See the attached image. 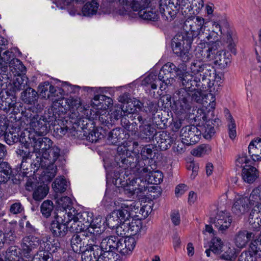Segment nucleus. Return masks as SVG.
Here are the masks:
<instances>
[{"mask_svg":"<svg viewBox=\"0 0 261 261\" xmlns=\"http://www.w3.org/2000/svg\"><path fill=\"white\" fill-rule=\"evenodd\" d=\"M118 240L115 236L107 237L102 240L99 247L102 252H114L116 250Z\"/></svg>","mask_w":261,"mask_h":261,"instance_id":"27","label":"nucleus"},{"mask_svg":"<svg viewBox=\"0 0 261 261\" xmlns=\"http://www.w3.org/2000/svg\"><path fill=\"white\" fill-rule=\"evenodd\" d=\"M258 175L257 170L253 166L245 165L242 169V178L244 181L247 183L253 182Z\"/></svg>","mask_w":261,"mask_h":261,"instance_id":"28","label":"nucleus"},{"mask_svg":"<svg viewBox=\"0 0 261 261\" xmlns=\"http://www.w3.org/2000/svg\"><path fill=\"white\" fill-rule=\"evenodd\" d=\"M91 119L93 120H98V121L102 124L108 125L112 124L113 122L112 119L109 118L110 113L107 110H102L100 111H94L91 112Z\"/></svg>","mask_w":261,"mask_h":261,"instance_id":"30","label":"nucleus"},{"mask_svg":"<svg viewBox=\"0 0 261 261\" xmlns=\"http://www.w3.org/2000/svg\"><path fill=\"white\" fill-rule=\"evenodd\" d=\"M250 197H240L237 198L232 207L233 212L237 215H240L246 212L250 205L254 204V202H252L253 199H251Z\"/></svg>","mask_w":261,"mask_h":261,"instance_id":"22","label":"nucleus"},{"mask_svg":"<svg viewBox=\"0 0 261 261\" xmlns=\"http://www.w3.org/2000/svg\"><path fill=\"white\" fill-rule=\"evenodd\" d=\"M128 218L127 220L128 236H135L137 234L142 228V222L140 220L132 219L131 222Z\"/></svg>","mask_w":261,"mask_h":261,"instance_id":"39","label":"nucleus"},{"mask_svg":"<svg viewBox=\"0 0 261 261\" xmlns=\"http://www.w3.org/2000/svg\"><path fill=\"white\" fill-rule=\"evenodd\" d=\"M99 5L95 1L87 2L82 8V13L84 16H90L96 13Z\"/></svg>","mask_w":261,"mask_h":261,"instance_id":"40","label":"nucleus"},{"mask_svg":"<svg viewBox=\"0 0 261 261\" xmlns=\"http://www.w3.org/2000/svg\"><path fill=\"white\" fill-rule=\"evenodd\" d=\"M133 200L134 201V200ZM134 201L139 202V206H141L140 210V214L144 218L147 217L151 213L153 206V202L148 197H142L140 201L135 200Z\"/></svg>","mask_w":261,"mask_h":261,"instance_id":"34","label":"nucleus"},{"mask_svg":"<svg viewBox=\"0 0 261 261\" xmlns=\"http://www.w3.org/2000/svg\"><path fill=\"white\" fill-rule=\"evenodd\" d=\"M225 112L227 115V119L228 121V127L229 136L231 139L233 140L237 136L235 121L228 110H225Z\"/></svg>","mask_w":261,"mask_h":261,"instance_id":"51","label":"nucleus"},{"mask_svg":"<svg viewBox=\"0 0 261 261\" xmlns=\"http://www.w3.org/2000/svg\"><path fill=\"white\" fill-rule=\"evenodd\" d=\"M117 243L116 251L123 255L131 254L136 246V241L132 237L119 239Z\"/></svg>","mask_w":261,"mask_h":261,"instance_id":"20","label":"nucleus"},{"mask_svg":"<svg viewBox=\"0 0 261 261\" xmlns=\"http://www.w3.org/2000/svg\"><path fill=\"white\" fill-rule=\"evenodd\" d=\"M71 246L75 253H81L85 249L84 242L78 234L73 235L71 240Z\"/></svg>","mask_w":261,"mask_h":261,"instance_id":"44","label":"nucleus"},{"mask_svg":"<svg viewBox=\"0 0 261 261\" xmlns=\"http://www.w3.org/2000/svg\"><path fill=\"white\" fill-rule=\"evenodd\" d=\"M193 3L194 0H179L178 5L184 15H187L188 13H190Z\"/></svg>","mask_w":261,"mask_h":261,"instance_id":"60","label":"nucleus"},{"mask_svg":"<svg viewBox=\"0 0 261 261\" xmlns=\"http://www.w3.org/2000/svg\"><path fill=\"white\" fill-rule=\"evenodd\" d=\"M221 36L226 40L229 48L233 49L237 40L234 31L225 20L213 21L212 31L205 37L204 42L199 43L196 47V54L198 56L212 58L215 51L220 46V39Z\"/></svg>","mask_w":261,"mask_h":261,"instance_id":"2","label":"nucleus"},{"mask_svg":"<svg viewBox=\"0 0 261 261\" xmlns=\"http://www.w3.org/2000/svg\"><path fill=\"white\" fill-rule=\"evenodd\" d=\"M106 201L110 202V204L105 203L107 206H120L118 210L113 211L108 215L106 218L107 225L110 228L114 229L122 221L127 220L131 218V213L138 211L140 205L139 202H136L133 200L124 199L119 198L118 200L112 201L110 197H107Z\"/></svg>","mask_w":261,"mask_h":261,"instance_id":"5","label":"nucleus"},{"mask_svg":"<svg viewBox=\"0 0 261 261\" xmlns=\"http://www.w3.org/2000/svg\"><path fill=\"white\" fill-rule=\"evenodd\" d=\"M140 11L137 14L143 19L152 21H156L159 19V15L154 8H149L147 7L145 10Z\"/></svg>","mask_w":261,"mask_h":261,"instance_id":"35","label":"nucleus"},{"mask_svg":"<svg viewBox=\"0 0 261 261\" xmlns=\"http://www.w3.org/2000/svg\"><path fill=\"white\" fill-rule=\"evenodd\" d=\"M92 214L84 212L78 213L75 208L70 209L67 212L66 222H70L69 231L78 232L83 231L84 232L91 221Z\"/></svg>","mask_w":261,"mask_h":261,"instance_id":"7","label":"nucleus"},{"mask_svg":"<svg viewBox=\"0 0 261 261\" xmlns=\"http://www.w3.org/2000/svg\"><path fill=\"white\" fill-rule=\"evenodd\" d=\"M134 177L122 180L120 178L116 180L123 188L125 194L139 195L146 190V183L154 185L160 184L163 179L162 173L159 171H150L145 167L143 162H139L133 170Z\"/></svg>","mask_w":261,"mask_h":261,"instance_id":"3","label":"nucleus"},{"mask_svg":"<svg viewBox=\"0 0 261 261\" xmlns=\"http://www.w3.org/2000/svg\"><path fill=\"white\" fill-rule=\"evenodd\" d=\"M250 162L246 153L242 152L238 155L236 159V165L239 167H244V164L247 165Z\"/></svg>","mask_w":261,"mask_h":261,"instance_id":"63","label":"nucleus"},{"mask_svg":"<svg viewBox=\"0 0 261 261\" xmlns=\"http://www.w3.org/2000/svg\"><path fill=\"white\" fill-rule=\"evenodd\" d=\"M58 208V213H66L72 207V201L70 197H55Z\"/></svg>","mask_w":261,"mask_h":261,"instance_id":"33","label":"nucleus"},{"mask_svg":"<svg viewBox=\"0 0 261 261\" xmlns=\"http://www.w3.org/2000/svg\"><path fill=\"white\" fill-rule=\"evenodd\" d=\"M122 130L116 128L111 130L108 135V140L110 144L116 145L120 142L122 139L123 133H122Z\"/></svg>","mask_w":261,"mask_h":261,"instance_id":"45","label":"nucleus"},{"mask_svg":"<svg viewBox=\"0 0 261 261\" xmlns=\"http://www.w3.org/2000/svg\"><path fill=\"white\" fill-rule=\"evenodd\" d=\"M260 202H256L255 205L250 213L249 217V223L254 230L261 228V198Z\"/></svg>","mask_w":261,"mask_h":261,"instance_id":"21","label":"nucleus"},{"mask_svg":"<svg viewBox=\"0 0 261 261\" xmlns=\"http://www.w3.org/2000/svg\"><path fill=\"white\" fill-rule=\"evenodd\" d=\"M221 258L227 260H232L236 256V249L233 247L225 246L222 250V252L220 254Z\"/></svg>","mask_w":261,"mask_h":261,"instance_id":"52","label":"nucleus"},{"mask_svg":"<svg viewBox=\"0 0 261 261\" xmlns=\"http://www.w3.org/2000/svg\"><path fill=\"white\" fill-rule=\"evenodd\" d=\"M52 187L55 192L63 193L66 190L67 182L63 177L57 178L53 182Z\"/></svg>","mask_w":261,"mask_h":261,"instance_id":"50","label":"nucleus"},{"mask_svg":"<svg viewBox=\"0 0 261 261\" xmlns=\"http://www.w3.org/2000/svg\"><path fill=\"white\" fill-rule=\"evenodd\" d=\"M195 55L198 59L193 60L189 68L192 74H199L201 77L202 89L211 88L214 84V82L219 79V76H216V70L209 64L204 63L202 60L207 59L206 57H199L196 54V48L195 50Z\"/></svg>","mask_w":261,"mask_h":261,"instance_id":"6","label":"nucleus"},{"mask_svg":"<svg viewBox=\"0 0 261 261\" xmlns=\"http://www.w3.org/2000/svg\"><path fill=\"white\" fill-rule=\"evenodd\" d=\"M46 154L47 155L46 156L45 155L42 156L47 164L45 177H47V180L50 181L57 173V166L54 165V163L60 155V149L56 145H54L46 152Z\"/></svg>","mask_w":261,"mask_h":261,"instance_id":"12","label":"nucleus"},{"mask_svg":"<svg viewBox=\"0 0 261 261\" xmlns=\"http://www.w3.org/2000/svg\"><path fill=\"white\" fill-rule=\"evenodd\" d=\"M201 132L199 128L194 125H187L181 128L180 137L181 141L187 145H192L200 139Z\"/></svg>","mask_w":261,"mask_h":261,"instance_id":"16","label":"nucleus"},{"mask_svg":"<svg viewBox=\"0 0 261 261\" xmlns=\"http://www.w3.org/2000/svg\"><path fill=\"white\" fill-rule=\"evenodd\" d=\"M18 255V251L16 247L11 246L0 254V261H15Z\"/></svg>","mask_w":261,"mask_h":261,"instance_id":"42","label":"nucleus"},{"mask_svg":"<svg viewBox=\"0 0 261 261\" xmlns=\"http://www.w3.org/2000/svg\"><path fill=\"white\" fill-rule=\"evenodd\" d=\"M179 0H160L159 10L162 18L167 22H171L176 16L179 9Z\"/></svg>","mask_w":261,"mask_h":261,"instance_id":"9","label":"nucleus"},{"mask_svg":"<svg viewBox=\"0 0 261 261\" xmlns=\"http://www.w3.org/2000/svg\"><path fill=\"white\" fill-rule=\"evenodd\" d=\"M111 2H119L123 5L127 6L129 4L128 0H109ZM151 0H133L131 3V8L137 13L145 10L150 3Z\"/></svg>","mask_w":261,"mask_h":261,"instance_id":"25","label":"nucleus"},{"mask_svg":"<svg viewBox=\"0 0 261 261\" xmlns=\"http://www.w3.org/2000/svg\"><path fill=\"white\" fill-rule=\"evenodd\" d=\"M119 101L124 103V104L122 106L123 110L124 115L126 114H132L136 112V108H134V106L133 105V102L132 101V99L126 100L124 98V96L119 97Z\"/></svg>","mask_w":261,"mask_h":261,"instance_id":"54","label":"nucleus"},{"mask_svg":"<svg viewBox=\"0 0 261 261\" xmlns=\"http://www.w3.org/2000/svg\"><path fill=\"white\" fill-rule=\"evenodd\" d=\"M248 152L253 161L261 160V138L257 137L250 143Z\"/></svg>","mask_w":261,"mask_h":261,"instance_id":"26","label":"nucleus"},{"mask_svg":"<svg viewBox=\"0 0 261 261\" xmlns=\"http://www.w3.org/2000/svg\"><path fill=\"white\" fill-rule=\"evenodd\" d=\"M12 171L7 162L0 163V184L6 183L10 178Z\"/></svg>","mask_w":261,"mask_h":261,"instance_id":"43","label":"nucleus"},{"mask_svg":"<svg viewBox=\"0 0 261 261\" xmlns=\"http://www.w3.org/2000/svg\"><path fill=\"white\" fill-rule=\"evenodd\" d=\"M96 243L88 240V243L85 246V249L81 253L82 261H96L101 252V249L96 244Z\"/></svg>","mask_w":261,"mask_h":261,"instance_id":"19","label":"nucleus"},{"mask_svg":"<svg viewBox=\"0 0 261 261\" xmlns=\"http://www.w3.org/2000/svg\"><path fill=\"white\" fill-rule=\"evenodd\" d=\"M109 118L112 119L113 123L115 120H117L122 116V112H123V107L122 106H117L114 107L111 111Z\"/></svg>","mask_w":261,"mask_h":261,"instance_id":"62","label":"nucleus"},{"mask_svg":"<svg viewBox=\"0 0 261 261\" xmlns=\"http://www.w3.org/2000/svg\"><path fill=\"white\" fill-rule=\"evenodd\" d=\"M53 209V203L50 200L44 201L41 205L42 214L46 218H48L50 216Z\"/></svg>","mask_w":261,"mask_h":261,"instance_id":"56","label":"nucleus"},{"mask_svg":"<svg viewBox=\"0 0 261 261\" xmlns=\"http://www.w3.org/2000/svg\"><path fill=\"white\" fill-rule=\"evenodd\" d=\"M116 233L121 237H127L128 238L127 220L122 221L118 225L115 227Z\"/></svg>","mask_w":261,"mask_h":261,"instance_id":"59","label":"nucleus"},{"mask_svg":"<svg viewBox=\"0 0 261 261\" xmlns=\"http://www.w3.org/2000/svg\"><path fill=\"white\" fill-rule=\"evenodd\" d=\"M29 164H31L32 168L34 169V170H38L40 167L46 168L45 171L44 172V174L43 176V180H44L46 181H49L48 180H47V177H45V174L46 173L47 164L42 156H37L35 160H34L33 163H31V162H30Z\"/></svg>","mask_w":261,"mask_h":261,"instance_id":"48","label":"nucleus"},{"mask_svg":"<svg viewBox=\"0 0 261 261\" xmlns=\"http://www.w3.org/2000/svg\"><path fill=\"white\" fill-rule=\"evenodd\" d=\"M67 212H59L55 216V220L50 224V230L55 237H62L66 235L71 224L70 222H66Z\"/></svg>","mask_w":261,"mask_h":261,"instance_id":"13","label":"nucleus"},{"mask_svg":"<svg viewBox=\"0 0 261 261\" xmlns=\"http://www.w3.org/2000/svg\"><path fill=\"white\" fill-rule=\"evenodd\" d=\"M9 66L11 72L14 76L24 75L25 67L19 59L12 60Z\"/></svg>","mask_w":261,"mask_h":261,"instance_id":"38","label":"nucleus"},{"mask_svg":"<svg viewBox=\"0 0 261 261\" xmlns=\"http://www.w3.org/2000/svg\"><path fill=\"white\" fill-rule=\"evenodd\" d=\"M254 236L252 232L247 230H240L234 236L233 241L237 247L243 248Z\"/></svg>","mask_w":261,"mask_h":261,"instance_id":"24","label":"nucleus"},{"mask_svg":"<svg viewBox=\"0 0 261 261\" xmlns=\"http://www.w3.org/2000/svg\"><path fill=\"white\" fill-rule=\"evenodd\" d=\"M137 120L139 123V136L142 139H149L153 136L155 129L151 126L146 119L138 116Z\"/></svg>","mask_w":261,"mask_h":261,"instance_id":"23","label":"nucleus"},{"mask_svg":"<svg viewBox=\"0 0 261 261\" xmlns=\"http://www.w3.org/2000/svg\"><path fill=\"white\" fill-rule=\"evenodd\" d=\"M21 125H25V130L21 136L23 142H28L29 139L34 137L45 136L48 132V122L44 116L36 114L30 109L22 112Z\"/></svg>","mask_w":261,"mask_h":261,"instance_id":"4","label":"nucleus"},{"mask_svg":"<svg viewBox=\"0 0 261 261\" xmlns=\"http://www.w3.org/2000/svg\"><path fill=\"white\" fill-rule=\"evenodd\" d=\"M20 249L23 255L29 258L32 257L31 252L39 247L43 250L45 246V242L35 236H28L23 238L20 245Z\"/></svg>","mask_w":261,"mask_h":261,"instance_id":"11","label":"nucleus"},{"mask_svg":"<svg viewBox=\"0 0 261 261\" xmlns=\"http://www.w3.org/2000/svg\"><path fill=\"white\" fill-rule=\"evenodd\" d=\"M250 252L256 257H261V239H257L251 243Z\"/></svg>","mask_w":261,"mask_h":261,"instance_id":"57","label":"nucleus"},{"mask_svg":"<svg viewBox=\"0 0 261 261\" xmlns=\"http://www.w3.org/2000/svg\"><path fill=\"white\" fill-rule=\"evenodd\" d=\"M102 218L97 217L92 219L86 228L83 235L93 243H97L99 235L103 232Z\"/></svg>","mask_w":261,"mask_h":261,"instance_id":"15","label":"nucleus"},{"mask_svg":"<svg viewBox=\"0 0 261 261\" xmlns=\"http://www.w3.org/2000/svg\"><path fill=\"white\" fill-rule=\"evenodd\" d=\"M15 59H16L15 58L14 54L12 51V50H7L1 54V57L0 58V63H3L5 65L8 64V63L10 64L12 60Z\"/></svg>","mask_w":261,"mask_h":261,"instance_id":"61","label":"nucleus"},{"mask_svg":"<svg viewBox=\"0 0 261 261\" xmlns=\"http://www.w3.org/2000/svg\"><path fill=\"white\" fill-rule=\"evenodd\" d=\"M22 100L28 104H34L38 98L37 92L33 89L28 87L21 93Z\"/></svg>","mask_w":261,"mask_h":261,"instance_id":"36","label":"nucleus"},{"mask_svg":"<svg viewBox=\"0 0 261 261\" xmlns=\"http://www.w3.org/2000/svg\"><path fill=\"white\" fill-rule=\"evenodd\" d=\"M223 243L219 238L215 237L213 238L210 243V248L205 250L206 256L210 257L211 253L213 252L215 254H220L222 252Z\"/></svg>","mask_w":261,"mask_h":261,"instance_id":"32","label":"nucleus"},{"mask_svg":"<svg viewBox=\"0 0 261 261\" xmlns=\"http://www.w3.org/2000/svg\"><path fill=\"white\" fill-rule=\"evenodd\" d=\"M28 143L33 148L34 152L42 156L47 155L46 152L51 148L53 144V142L49 138L42 136H36L29 139Z\"/></svg>","mask_w":261,"mask_h":261,"instance_id":"14","label":"nucleus"},{"mask_svg":"<svg viewBox=\"0 0 261 261\" xmlns=\"http://www.w3.org/2000/svg\"><path fill=\"white\" fill-rule=\"evenodd\" d=\"M158 82H159V79L157 78L156 75L150 74L144 79L143 84L145 85H150L152 89H156Z\"/></svg>","mask_w":261,"mask_h":261,"instance_id":"64","label":"nucleus"},{"mask_svg":"<svg viewBox=\"0 0 261 261\" xmlns=\"http://www.w3.org/2000/svg\"><path fill=\"white\" fill-rule=\"evenodd\" d=\"M179 69L172 63L165 64L160 71L158 79L162 81L161 89H165L166 86L172 85L175 81L174 77Z\"/></svg>","mask_w":261,"mask_h":261,"instance_id":"10","label":"nucleus"},{"mask_svg":"<svg viewBox=\"0 0 261 261\" xmlns=\"http://www.w3.org/2000/svg\"><path fill=\"white\" fill-rule=\"evenodd\" d=\"M28 79L25 75L16 76L14 81V89L15 91H19L26 89L28 86Z\"/></svg>","mask_w":261,"mask_h":261,"instance_id":"47","label":"nucleus"},{"mask_svg":"<svg viewBox=\"0 0 261 261\" xmlns=\"http://www.w3.org/2000/svg\"><path fill=\"white\" fill-rule=\"evenodd\" d=\"M96 261H120V256L114 252H100Z\"/></svg>","mask_w":261,"mask_h":261,"instance_id":"46","label":"nucleus"},{"mask_svg":"<svg viewBox=\"0 0 261 261\" xmlns=\"http://www.w3.org/2000/svg\"><path fill=\"white\" fill-rule=\"evenodd\" d=\"M176 76L178 77L184 87L182 89L188 91L195 86L202 87V81H201L200 79L197 77L194 78L193 75L188 71L184 72L179 70L176 74Z\"/></svg>","mask_w":261,"mask_h":261,"instance_id":"18","label":"nucleus"},{"mask_svg":"<svg viewBox=\"0 0 261 261\" xmlns=\"http://www.w3.org/2000/svg\"><path fill=\"white\" fill-rule=\"evenodd\" d=\"M173 99L177 101L181 113L188 112L192 107V101L200 102L202 99L201 91L194 90L188 91L179 89L173 95Z\"/></svg>","mask_w":261,"mask_h":261,"instance_id":"8","label":"nucleus"},{"mask_svg":"<svg viewBox=\"0 0 261 261\" xmlns=\"http://www.w3.org/2000/svg\"><path fill=\"white\" fill-rule=\"evenodd\" d=\"M39 91L42 97L45 99L51 98L54 101L56 100V99L53 98L56 92V88L48 82H44L40 84L39 86Z\"/></svg>","mask_w":261,"mask_h":261,"instance_id":"29","label":"nucleus"},{"mask_svg":"<svg viewBox=\"0 0 261 261\" xmlns=\"http://www.w3.org/2000/svg\"><path fill=\"white\" fill-rule=\"evenodd\" d=\"M232 217L226 210H218L215 218L214 224L219 231L223 232L231 225Z\"/></svg>","mask_w":261,"mask_h":261,"instance_id":"17","label":"nucleus"},{"mask_svg":"<svg viewBox=\"0 0 261 261\" xmlns=\"http://www.w3.org/2000/svg\"><path fill=\"white\" fill-rule=\"evenodd\" d=\"M185 17L187 18L182 26L183 32L177 34L173 39V51L183 62H187L191 58L189 51L192 40L203 34L206 24L205 19L199 16Z\"/></svg>","mask_w":261,"mask_h":261,"instance_id":"1","label":"nucleus"},{"mask_svg":"<svg viewBox=\"0 0 261 261\" xmlns=\"http://www.w3.org/2000/svg\"><path fill=\"white\" fill-rule=\"evenodd\" d=\"M203 6L204 3L203 0H194L192 8H190V12L188 13L187 15H189L190 16H197L200 13Z\"/></svg>","mask_w":261,"mask_h":261,"instance_id":"55","label":"nucleus"},{"mask_svg":"<svg viewBox=\"0 0 261 261\" xmlns=\"http://www.w3.org/2000/svg\"><path fill=\"white\" fill-rule=\"evenodd\" d=\"M211 150V149L209 145L202 144L192 150L191 153L195 156L201 157L205 154H208Z\"/></svg>","mask_w":261,"mask_h":261,"instance_id":"53","label":"nucleus"},{"mask_svg":"<svg viewBox=\"0 0 261 261\" xmlns=\"http://www.w3.org/2000/svg\"><path fill=\"white\" fill-rule=\"evenodd\" d=\"M193 113L190 114L191 119H193L195 122H197L198 126L202 124L206 120V114L203 110L198 109L193 110Z\"/></svg>","mask_w":261,"mask_h":261,"instance_id":"49","label":"nucleus"},{"mask_svg":"<svg viewBox=\"0 0 261 261\" xmlns=\"http://www.w3.org/2000/svg\"><path fill=\"white\" fill-rule=\"evenodd\" d=\"M175 139L171 137L166 133L162 132L159 135L158 143L162 149L166 150L171 146L175 141Z\"/></svg>","mask_w":261,"mask_h":261,"instance_id":"41","label":"nucleus"},{"mask_svg":"<svg viewBox=\"0 0 261 261\" xmlns=\"http://www.w3.org/2000/svg\"><path fill=\"white\" fill-rule=\"evenodd\" d=\"M11 78V75L8 72L7 64L0 63V81L7 83Z\"/></svg>","mask_w":261,"mask_h":261,"instance_id":"58","label":"nucleus"},{"mask_svg":"<svg viewBox=\"0 0 261 261\" xmlns=\"http://www.w3.org/2000/svg\"><path fill=\"white\" fill-rule=\"evenodd\" d=\"M213 124L212 121L206 120L204 123L198 126L201 134H203L205 138L210 139L215 134V129Z\"/></svg>","mask_w":261,"mask_h":261,"instance_id":"37","label":"nucleus"},{"mask_svg":"<svg viewBox=\"0 0 261 261\" xmlns=\"http://www.w3.org/2000/svg\"><path fill=\"white\" fill-rule=\"evenodd\" d=\"M217 50L215 51L214 56L212 58H207V59L209 60H214L216 65L219 66L220 68H225L230 62V58L223 51H218L216 54Z\"/></svg>","mask_w":261,"mask_h":261,"instance_id":"31","label":"nucleus"}]
</instances>
